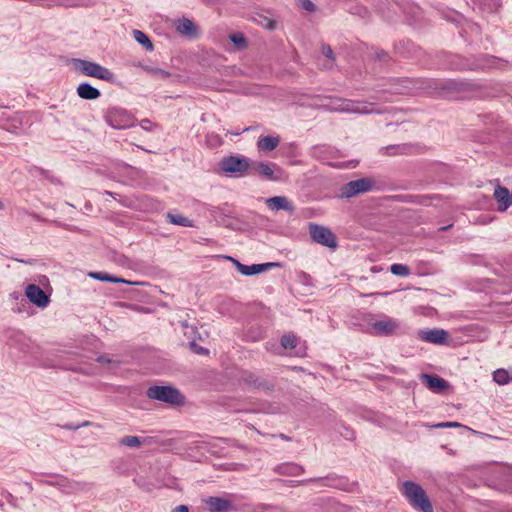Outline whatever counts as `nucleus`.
<instances>
[{
  "mask_svg": "<svg viewBox=\"0 0 512 512\" xmlns=\"http://www.w3.org/2000/svg\"><path fill=\"white\" fill-rule=\"evenodd\" d=\"M205 507L209 512H230L234 509L233 503L222 497H208L204 500Z\"/></svg>",
  "mask_w": 512,
  "mask_h": 512,
  "instance_id": "15",
  "label": "nucleus"
},
{
  "mask_svg": "<svg viewBox=\"0 0 512 512\" xmlns=\"http://www.w3.org/2000/svg\"><path fill=\"white\" fill-rule=\"evenodd\" d=\"M89 276L94 279L100 280V281L128 283L126 280H124L122 278H118V277H115V276H112L110 274L103 273V272H91V273H89Z\"/></svg>",
  "mask_w": 512,
  "mask_h": 512,
  "instance_id": "30",
  "label": "nucleus"
},
{
  "mask_svg": "<svg viewBox=\"0 0 512 512\" xmlns=\"http://www.w3.org/2000/svg\"><path fill=\"white\" fill-rule=\"evenodd\" d=\"M168 222L183 227H193V221L182 214L178 213H167L166 215Z\"/></svg>",
  "mask_w": 512,
  "mask_h": 512,
  "instance_id": "25",
  "label": "nucleus"
},
{
  "mask_svg": "<svg viewBox=\"0 0 512 512\" xmlns=\"http://www.w3.org/2000/svg\"><path fill=\"white\" fill-rule=\"evenodd\" d=\"M275 471L282 475L296 476L303 472V468L295 463H285L277 466Z\"/></svg>",
  "mask_w": 512,
  "mask_h": 512,
  "instance_id": "23",
  "label": "nucleus"
},
{
  "mask_svg": "<svg viewBox=\"0 0 512 512\" xmlns=\"http://www.w3.org/2000/svg\"><path fill=\"white\" fill-rule=\"evenodd\" d=\"M144 70L152 77L157 79H167L171 76L170 72L158 67L145 66Z\"/></svg>",
  "mask_w": 512,
  "mask_h": 512,
  "instance_id": "32",
  "label": "nucleus"
},
{
  "mask_svg": "<svg viewBox=\"0 0 512 512\" xmlns=\"http://www.w3.org/2000/svg\"><path fill=\"white\" fill-rule=\"evenodd\" d=\"M300 6L309 12H314L316 10L315 4L310 0H300Z\"/></svg>",
  "mask_w": 512,
  "mask_h": 512,
  "instance_id": "38",
  "label": "nucleus"
},
{
  "mask_svg": "<svg viewBox=\"0 0 512 512\" xmlns=\"http://www.w3.org/2000/svg\"><path fill=\"white\" fill-rule=\"evenodd\" d=\"M149 122V120H143L142 123H144V126H147V123Z\"/></svg>",
  "mask_w": 512,
  "mask_h": 512,
  "instance_id": "55",
  "label": "nucleus"
},
{
  "mask_svg": "<svg viewBox=\"0 0 512 512\" xmlns=\"http://www.w3.org/2000/svg\"><path fill=\"white\" fill-rule=\"evenodd\" d=\"M96 360H97V362H99L101 364H108V363L112 362V360L105 355H101V356L97 357Z\"/></svg>",
  "mask_w": 512,
  "mask_h": 512,
  "instance_id": "42",
  "label": "nucleus"
},
{
  "mask_svg": "<svg viewBox=\"0 0 512 512\" xmlns=\"http://www.w3.org/2000/svg\"><path fill=\"white\" fill-rule=\"evenodd\" d=\"M390 270L396 276L406 277L410 274L409 267L404 264H393Z\"/></svg>",
  "mask_w": 512,
  "mask_h": 512,
  "instance_id": "34",
  "label": "nucleus"
},
{
  "mask_svg": "<svg viewBox=\"0 0 512 512\" xmlns=\"http://www.w3.org/2000/svg\"><path fill=\"white\" fill-rule=\"evenodd\" d=\"M185 327V331H184V334L188 337V338H191L192 341L190 342V345H191V348L192 350L197 353V354H207L208 353V350L197 345L194 341V339L192 338V335L196 333V328L194 326H188V325H184Z\"/></svg>",
  "mask_w": 512,
  "mask_h": 512,
  "instance_id": "28",
  "label": "nucleus"
},
{
  "mask_svg": "<svg viewBox=\"0 0 512 512\" xmlns=\"http://www.w3.org/2000/svg\"><path fill=\"white\" fill-rule=\"evenodd\" d=\"M73 66L77 72L85 76L94 77L109 83L115 82V74L98 63L84 59H73Z\"/></svg>",
  "mask_w": 512,
  "mask_h": 512,
  "instance_id": "2",
  "label": "nucleus"
},
{
  "mask_svg": "<svg viewBox=\"0 0 512 512\" xmlns=\"http://www.w3.org/2000/svg\"><path fill=\"white\" fill-rule=\"evenodd\" d=\"M372 105L348 99L331 98L324 107L331 112L369 114L376 112Z\"/></svg>",
  "mask_w": 512,
  "mask_h": 512,
  "instance_id": "3",
  "label": "nucleus"
},
{
  "mask_svg": "<svg viewBox=\"0 0 512 512\" xmlns=\"http://www.w3.org/2000/svg\"><path fill=\"white\" fill-rule=\"evenodd\" d=\"M498 203V211L504 212L512 205V193L508 188L497 185L493 194Z\"/></svg>",
  "mask_w": 512,
  "mask_h": 512,
  "instance_id": "16",
  "label": "nucleus"
},
{
  "mask_svg": "<svg viewBox=\"0 0 512 512\" xmlns=\"http://www.w3.org/2000/svg\"><path fill=\"white\" fill-rule=\"evenodd\" d=\"M62 428L66 429V430H77L80 428V426L75 425L73 423H67V424L63 425Z\"/></svg>",
  "mask_w": 512,
  "mask_h": 512,
  "instance_id": "44",
  "label": "nucleus"
},
{
  "mask_svg": "<svg viewBox=\"0 0 512 512\" xmlns=\"http://www.w3.org/2000/svg\"><path fill=\"white\" fill-rule=\"evenodd\" d=\"M116 259H117V261H116L117 264L122 265V266H129V263H128L129 258L121 257V258H116Z\"/></svg>",
  "mask_w": 512,
  "mask_h": 512,
  "instance_id": "46",
  "label": "nucleus"
},
{
  "mask_svg": "<svg viewBox=\"0 0 512 512\" xmlns=\"http://www.w3.org/2000/svg\"><path fill=\"white\" fill-rule=\"evenodd\" d=\"M13 345H18L19 346V349L23 352H27L28 349V344H27V340L26 338L23 336V335H17V338L15 340H13Z\"/></svg>",
  "mask_w": 512,
  "mask_h": 512,
  "instance_id": "36",
  "label": "nucleus"
},
{
  "mask_svg": "<svg viewBox=\"0 0 512 512\" xmlns=\"http://www.w3.org/2000/svg\"><path fill=\"white\" fill-rule=\"evenodd\" d=\"M418 338L424 342L446 345L449 342V333L441 328L419 330Z\"/></svg>",
  "mask_w": 512,
  "mask_h": 512,
  "instance_id": "11",
  "label": "nucleus"
},
{
  "mask_svg": "<svg viewBox=\"0 0 512 512\" xmlns=\"http://www.w3.org/2000/svg\"><path fill=\"white\" fill-rule=\"evenodd\" d=\"M12 498H13L12 494L7 493V499H8V500H10V499H12Z\"/></svg>",
  "mask_w": 512,
  "mask_h": 512,
  "instance_id": "52",
  "label": "nucleus"
},
{
  "mask_svg": "<svg viewBox=\"0 0 512 512\" xmlns=\"http://www.w3.org/2000/svg\"><path fill=\"white\" fill-rule=\"evenodd\" d=\"M404 147L396 146V145H390L385 148L388 154H396L398 153V150H403Z\"/></svg>",
  "mask_w": 512,
  "mask_h": 512,
  "instance_id": "41",
  "label": "nucleus"
},
{
  "mask_svg": "<svg viewBox=\"0 0 512 512\" xmlns=\"http://www.w3.org/2000/svg\"><path fill=\"white\" fill-rule=\"evenodd\" d=\"M149 122V120H143L142 123H144V126H147V123Z\"/></svg>",
  "mask_w": 512,
  "mask_h": 512,
  "instance_id": "54",
  "label": "nucleus"
},
{
  "mask_svg": "<svg viewBox=\"0 0 512 512\" xmlns=\"http://www.w3.org/2000/svg\"><path fill=\"white\" fill-rule=\"evenodd\" d=\"M132 34H133L135 41L138 44H140L141 46H143V48L146 51H153V49H154L153 43L150 40V38L147 36V34H145L143 31L137 30V29H134Z\"/></svg>",
  "mask_w": 512,
  "mask_h": 512,
  "instance_id": "24",
  "label": "nucleus"
},
{
  "mask_svg": "<svg viewBox=\"0 0 512 512\" xmlns=\"http://www.w3.org/2000/svg\"><path fill=\"white\" fill-rule=\"evenodd\" d=\"M18 261L20 262H23V263H28L27 261H24L22 258H16Z\"/></svg>",
  "mask_w": 512,
  "mask_h": 512,
  "instance_id": "53",
  "label": "nucleus"
},
{
  "mask_svg": "<svg viewBox=\"0 0 512 512\" xmlns=\"http://www.w3.org/2000/svg\"><path fill=\"white\" fill-rule=\"evenodd\" d=\"M277 165L272 163L271 165L266 164L264 162H259L251 166V168L260 176H262L266 180H277L274 176V167Z\"/></svg>",
  "mask_w": 512,
  "mask_h": 512,
  "instance_id": "20",
  "label": "nucleus"
},
{
  "mask_svg": "<svg viewBox=\"0 0 512 512\" xmlns=\"http://www.w3.org/2000/svg\"><path fill=\"white\" fill-rule=\"evenodd\" d=\"M371 271H372V272H376V271H378V269H377V267H376V266H373V267L371 268Z\"/></svg>",
  "mask_w": 512,
  "mask_h": 512,
  "instance_id": "51",
  "label": "nucleus"
},
{
  "mask_svg": "<svg viewBox=\"0 0 512 512\" xmlns=\"http://www.w3.org/2000/svg\"><path fill=\"white\" fill-rule=\"evenodd\" d=\"M39 482H40V483H43V484H47V485L55 486V487H56V484H55V475H53V476H52V479H50V480H46V479H39Z\"/></svg>",
  "mask_w": 512,
  "mask_h": 512,
  "instance_id": "43",
  "label": "nucleus"
},
{
  "mask_svg": "<svg viewBox=\"0 0 512 512\" xmlns=\"http://www.w3.org/2000/svg\"><path fill=\"white\" fill-rule=\"evenodd\" d=\"M144 443H146V439L133 435L125 436L119 440L120 445L130 448H139Z\"/></svg>",
  "mask_w": 512,
  "mask_h": 512,
  "instance_id": "27",
  "label": "nucleus"
},
{
  "mask_svg": "<svg viewBox=\"0 0 512 512\" xmlns=\"http://www.w3.org/2000/svg\"><path fill=\"white\" fill-rule=\"evenodd\" d=\"M77 94L80 98L85 100H95L101 95L100 91L89 83H81L77 87Z\"/></svg>",
  "mask_w": 512,
  "mask_h": 512,
  "instance_id": "19",
  "label": "nucleus"
},
{
  "mask_svg": "<svg viewBox=\"0 0 512 512\" xmlns=\"http://www.w3.org/2000/svg\"><path fill=\"white\" fill-rule=\"evenodd\" d=\"M146 395L152 400L165 402L170 405H182L185 401L181 392L170 385H154L147 389Z\"/></svg>",
  "mask_w": 512,
  "mask_h": 512,
  "instance_id": "4",
  "label": "nucleus"
},
{
  "mask_svg": "<svg viewBox=\"0 0 512 512\" xmlns=\"http://www.w3.org/2000/svg\"><path fill=\"white\" fill-rule=\"evenodd\" d=\"M242 381L255 388H266L267 383L253 373L245 372L242 376Z\"/></svg>",
  "mask_w": 512,
  "mask_h": 512,
  "instance_id": "26",
  "label": "nucleus"
},
{
  "mask_svg": "<svg viewBox=\"0 0 512 512\" xmlns=\"http://www.w3.org/2000/svg\"><path fill=\"white\" fill-rule=\"evenodd\" d=\"M298 338L291 333L285 334L281 337V348L282 349H294L297 345Z\"/></svg>",
  "mask_w": 512,
  "mask_h": 512,
  "instance_id": "33",
  "label": "nucleus"
},
{
  "mask_svg": "<svg viewBox=\"0 0 512 512\" xmlns=\"http://www.w3.org/2000/svg\"><path fill=\"white\" fill-rule=\"evenodd\" d=\"M221 170L234 177H242L251 168V164L243 156H227L220 161Z\"/></svg>",
  "mask_w": 512,
  "mask_h": 512,
  "instance_id": "7",
  "label": "nucleus"
},
{
  "mask_svg": "<svg viewBox=\"0 0 512 512\" xmlns=\"http://www.w3.org/2000/svg\"><path fill=\"white\" fill-rule=\"evenodd\" d=\"M309 231L314 242L330 248H335L337 246L336 237L329 228L317 224H311Z\"/></svg>",
  "mask_w": 512,
  "mask_h": 512,
  "instance_id": "9",
  "label": "nucleus"
},
{
  "mask_svg": "<svg viewBox=\"0 0 512 512\" xmlns=\"http://www.w3.org/2000/svg\"><path fill=\"white\" fill-rule=\"evenodd\" d=\"M420 379L422 383L433 391H443L448 387V383L443 378L437 375L421 374Z\"/></svg>",
  "mask_w": 512,
  "mask_h": 512,
  "instance_id": "17",
  "label": "nucleus"
},
{
  "mask_svg": "<svg viewBox=\"0 0 512 512\" xmlns=\"http://www.w3.org/2000/svg\"><path fill=\"white\" fill-rule=\"evenodd\" d=\"M410 505L421 512H433V508L426 492L413 481H405L401 488Z\"/></svg>",
  "mask_w": 512,
  "mask_h": 512,
  "instance_id": "1",
  "label": "nucleus"
},
{
  "mask_svg": "<svg viewBox=\"0 0 512 512\" xmlns=\"http://www.w3.org/2000/svg\"><path fill=\"white\" fill-rule=\"evenodd\" d=\"M54 5L63 6L66 8H75L88 6L90 0H50Z\"/></svg>",
  "mask_w": 512,
  "mask_h": 512,
  "instance_id": "29",
  "label": "nucleus"
},
{
  "mask_svg": "<svg viewBox=\"0 0 512 512\" xmlns=\"http://www.w3.org/2000/svg\"><path fill=\"white\" fill-rule=\"evenodd\" d=\"M321 51H322V54H323L326 58L330 59L331 61H334V60H335V56H334L333 50H332V48H331V46H330V45H328V44H322V46H321Z\"/></svg>",
  "mask_w": 512,
  "mask_h": 512,
  "instance_id": "37",
  "label": "nucleus"
},
{
  "mask_svg": "<svg viewBox=\"0 0 512 512\" xmlns=\"http://www.w3.org/2000/svg\"><path fill=\"white\" fill-rule=\"evenodd\" d=\"M176 30L180 34L188 37H194L197 34V26L187 18H183L177 22Z\"/></svg>",
  "mask_w": 512,
  "mask_h": 512,
  "instance_id": "22",
  "label": "nucleus"
},
{
  "mask_svg": "<svg viewBox=\"0 0 512 512\" xmlns=\"http://www.w3.org/2000/svg\"><path fill=\"white\" fill-rule=\"evenodd\" d=\"M280 138L278 136H261L257 141V148L259 151L269 152L279 145Z\"/></svg>",
  "mask_w": 512,
  "mask_h": 512,
  "instance_id": "21",
  "label": "nucleus"
},
{
  "mask_svg": "<svg viewBox=\"0 0 512 512\" xmlns=\"http://www.w3.org/2000/svg\"><path fill=\"white\" fill-rule=\"evenodd\" d=\"M230 260L235 268L245 276H252L257 275L260 273H264L269 271L273 267H279L280 264L278 262H267L262 264H251V265H245L240 263L236 258H227Z\"/></svg>",
  "mask_w": 512,
  "mask_h": 512,
  "instance_id": "10",
  "label": "nucleus"
},
{
  "mask_svg": "<svg viewBox=\"0 0 512 512\" xmlns=\"http://www.w3.org/2000/svg\"><path fill=\"white\" fill-rule=\"evenodd\" d=\"M172 512H189V509L186 505H179L172 510Z\"/></svg>",
  "mask_w": 512,
  "mask_h": 512,
  "instance_id": "45",
  "label": "nucleus"
},
{
  "mask_svg": "<svg viewBox=\"0 0 512 512\" xmlns=\"http://www.w3.org/2000/svg\"><path fill=\"white\" fill-rule=\"evenodd\" d=\"M449 227H451V225L441 227L439 230H440V231H445V230H447Z\"/></svg>",
  "mask_w": 512,
  "mask_h": 512,
  "instance_id": "50",
  "label": "nucleus"
},
{
  "mask_svg": "<svg viewBox=\"0 0 512 512\" xmlns=\"http://www.w3.org/2000/svg\"><path fill=\"white\" fill-rule=\"evenodd\" d=\"M104 194L109 195V196H111V197H113V198H115V199H116V197L118 196V194H117V193H114V192H111V191H107V190H106V191H104Z\"/></svg>",
  "mask_w": 512,
  "mask_h": 512,
  "instance_id": "48",
  "label": "nucleus"
},
{
  "mask_svg": "<svg viewBox=\"0 0 512 512\" xmlns=\"http://www.w3.org/2000/svg\"><path fill=\"white\" fill-rule=\"evenodd\" d=\"M493 380L499 385H506L511 382L512 378L505 369H497L493 372Z\"/></svg>",
  "mask_w": 512,
  "mask_h": 512,
  "instance_id": "31",
  "label": "nucleus"
},
{
  "mask_svg": "<svg viewBox=\"0 0 512 512\" xmlns=\"http://www.w3.org/2000/svg\"><path fill=\"white\" fill-rule=\"evenodd\" d=\"M230 41L238 48L243 49L247 46L245 37L240 33H234L229 36Z\"/></svg>",
  "mask_w": 512,
  "mask_h": 512,
  "instance_id": "35",
  "label": "nucleus"
},
{
  "mask_svg": "<svg viewBox=\"0 0 512 512\" xmlns=\"http://www.w3.org/2000/svg\"><path fill=\"white\" fill-rule=\"evenodd\" d=\"M56 487L63 493L72 494L85 489V484L62 475H55Z\"/></svg>",
  "mask_w": 512,
  "mask_h": 512,
  "instance_id": "14",
  "label": "nucleus"
},
{
  "mask_svg": "<svg viewBox=\"0 0 512 512\" xmlns=\"http://www.w3.org/2000/svg\"><path fill=\"white\" fill-rule=\"evenodd\" d=\"M106 123L115 129H125L133 125L134 117L121 107H108L104 115Z\"/></svg>",
  "mask_w": 512,
  "mask_h": 512,
  "instance_id": "6",
  "label": "nucleus"
},
{
  "mask_svg": "<svg viewBox=\"0 0 512 512\" xmlns=\"http://www.w3.org/2000/svg\"><path fill=\"white\" fill-rule=\"evenodd\" d=\"M25 295L31 303L40 308L47 307L50 302L48 295L36 284L27 285Z\"/></svg>",
  "mask_w": 512,
  "mask_h": 512,
  "instance_id": "13",
  "label": "nucleus"
},
{
  "mask_svg": "<svg viewBox=\"0 0 512 512\" xmlns=\"http://www.w3.org/2000/svg\"><path fill=\"white\" fill-rule=\"evenodd\" d=\"M266 204L271 210H285L289 212H293L294 210V206L285 196H274L268 198L266 200Z\"/></svg>",
  "mask_w": 512,
  "mask_h": 512,
  "instance_id": "18",
  "label": "nucleus"
},
{
  "mask_svg": "<svg viewBox=\"0 0 512 512\" xmlns=\"http://www.w3.org/2000/svg\"><path fill=\"white\" fill-rule=\"evenodd\" d=\"M461 424L458 422H441L434 425V428H451V427H460Z\"/></svg>",
  "mask_w": 512,
  "mask_h": 512,
  "instance_id": "39",
  "label": "nucleus"
},
{
  "mask_svg": "<svg viewBox=\"0 0 512 512\" xmlns=\"http://www.w3.org/2000/svg\"><path fill=\"white\" fill-rule=\"evenodd\" d=\"M369 333L375 336H391L397 334L401 328L399 320L389 317L385 314L369 322Z\"/></svg>",
  "mask_w": 512,
  "mask_h": 512,
  "instance_id": "5",
  "label": "nucleus"
},
{
  "mask_svg": "<svg viewBox=\"0 0 512 512\" xmlns=\"http://www.w3.org/2000/svg\"><path fill=\"white\" fill-rule=\"evenodd\" d=\"M375 185V181L371 178H361L350 181L340 188V198H351L359 194L371 191Z\"/></svg>",
  "mask_w": 512,
  "mask_h": 512,
  "instance_id": "8",
  "label": "nucleus"
},
{
  "mask_svg": "<svg viewBox=\"0 0 512 512\" xmlns=\"http://www.w3.org/2000/svg\"><path fill=\"white\" fill-rule=\"evenodd\" d=\"M91 423L89 421H84L83 423L79 424L78 426L81 427H86V426H89Z\"/></svg>",
  "mask_w": 512,
  "mask_h": 512,
  "instance_id": "49",
  "label": "nucleus"
},
{
  "mask_svg": "<svg viewBox=\"0 0 512 512\" xmlns=\"http://www.w3.org/2000/svg\"><path fill=\"white\" fill-rule=\"evenodd\" d=\"M340 433L344 438L348 440L354 439V431L348 427H343V431H341Z\"/></svg>",
  "mask_w": 512,
  "mask_h": 512,
  "instance_id": "40",
  "label": "nucleus"
},
{
  "mask_svg": "<svg viewBox=\"0 0 512 512\" xmlns=\"http://www.w3.org/2000/svg\"><path fill=\"white\" fill-rule=\"evenodd\" d=\"M499 61L494 56L488 54H480L473 57L468 63L462 65L461 69L468 70H489L496 67V63Z\"/></svg>",
  "mask_w": 512,
  "mask_h": 512,
  "instance_id": "12",
  "label": "nucleus"
},
{
  "mask_svg": "<svg viewBox=\"0 0 512 512\" xmlns=\"http://www.w3.org/2000/svg\"><path fill=\"white\" fill-rule=\"evenodd\" d=\"M269 28L272 29L273 28V24L272 23H269Z\"/></svg>",
  "mask_w": 512,
  "mask_h": 512,
  "instance_id": "56",
  "label": "nucleus"
},
{
  "mask_svg": "<svg viewBox=\"0 0 512 512\" xmlns=\"http://www.w3.org/2000/svg\"><path fill=\"white\" fill-rule=\"evenodd\" d=\"M2 208H3V204L0 202V209H2Z\"/></svg>",
  "mask_w": 512,
  "mask_h": 512,
  "instance_id": "57",
  "label": "nucleus"
},
{
  "mask_svg": "<svg viewBox=\"0 0 512 512\" xmlns=\"http://www.w3.org/2000/svg\"><path fill=\"white\" fill-rule=\"evenodd\" d=\"M274 345H275V344L267 343V345H266L267 350L272 351V352H274V353H280V352L278 351V348H276V349H273V348H272Z\"/></svg>",
  "mask_w": 512,
  "mask_h": 512,
  "instance_id": "47",
  "label": "nucleus"
}]
</instances>
